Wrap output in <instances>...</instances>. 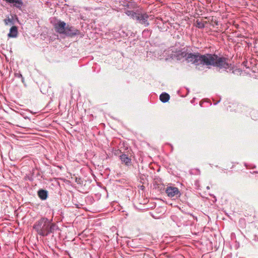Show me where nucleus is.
<instances>
[{
	"instance_id": "obj_1",
	"label": "nucleus",
	"mask_w": 258,
	"mask_h": 258,
	"mask_svg": "<svg viewBox=\"0 0 258 258\" xmlns=\"http://www.w3.org/2000/svg\"><path fill=\"white\" fill-rule=\"evenodd\" d=\"M177 60L185 61L195 65L197 69H199L200 66H214L220 69H227L229 64L227 62L228 58L223 56L211 53L202 54L198 52H191L186 47L181 48L176 54Z\"/></svg>"
},
{
	"instance_id": "obj_2",
	"label": "nucleus",
	"mask_w": 258,
	"mask_h": 258,
	"mask_svg": "<svg viewBox=\"0 0 258 258\" xmlns=\"http://www.w3.org/2000/svg\"><path fill=\"white\" fill-rule=\"evenodd\" d=\"M33 229L37 233L42 237H46L53 233L55 230L58 229L56 224L46 217H42L37 220L33 225Z\"/></svg>"
},
{
	"instance_id": "obj_3",
	"label": "nucleus",
	"mask_w": 258,
	"mask_h": 258,
	"mask_svg": "<svg viewBox=\"0 0 258 258\" xmlns=\"http://www.w3.org/2000/svg\"><path fill=\"white\" fill-rule=\"evenodd\" d=\"M54 27L58 33L64 34L67 36L73 37L80 34V31L75 27L67 25V24L60 20H58L55 23Z\"/></svg>"
},
{
	"instance_id": "obj_4",
	"label": "nucleus",
	"mask_w": 258,
	"mask_h": 258,
	"mask_svg": "<svg viewBox=\"0 0 258 258\" xmlns=\"http://www.w3.org/2000/svg\"><path fill=\"white\" fill-rule=\"evenodd\" d=\"M149 15L146 13H138L137 17L136 19L137 23L144 25L145 27H147L149 25L148 21Z\"/></svg>"
},
{
	"instance_id": "obj_5",
	"label": "nucleus",
	"mask_w": 258,
	"mask_h": 258,
	"mask_svg": "<svg viewBox=\"0 0 258 258\" xmlns=\"http://www.w3.org/2000/svg\"><path fill=\"white\" fill-rule=\"evenodd\" d=\"M165 192L170 198H178L181 196V194L176 187L168 186L165 189Z\"/></svg>"
},
{
	"instance_id": "obj_6",
	"label": "nucleus",
	"mask_w": 258,
	"mask_h": 258,
	"mask_svg": "<svg viewBox=\"0 0 258 258\" xmlns=\"http://www.w3.org/2000/svg\"><path fill=\"white\" fill-rule=\"evenodd\" d=\"M119 157L121 163L124 164L126 166H130L132 165V160L127 155L122 154Z\"/></svg>"
},
{
	"instance_id": "obj_7",
	"label": "nucleus",
	"mask_w": 258,
	"mask_h": 258,
	"mask_svg": "<svg viewBox=\"0 0 258 258\" xmlns=\"http://www.w3.org/2000/svg\"><path fill=\"white\" fill-rule=\"evenodd\" d=\"M156 25H157V27L160 31H166L169 28L167 23L163 22L162 20L157 21L156 22Z\"/></svg>"
},
{
	"instance_id": "obj_8",
	"label": "nucleus",
	"mask_w": 258,
	"mask_h": 258,
	"mask_svg": "<svg viewBox=\"0 0 258 258\" xmlns=\"http://www.w3.org/2000/svg\"><path fill=\"white\" fill-rule=\"evenodd\" d=\"M48 191L46 189H40L37 191L38 197L42 201L45 200L48 198Z\"/></svg>"
},
{
	"instance_id": "obj_9",
	"label": "nucleus",
	"mask_w": 258,
	"mask_h": 258,
	"mask_svg": "<svg viewBox=\"0 0 258 258\" xmlns=\"http://www.w3.org/2000/svg\"><path fill=\"white\" fill-rule=\"evenodd\" d=\"M18 35V28L16 26H13L10 29L8 36L10 38H16Z\"/></svg>"
},
{
	"instance_id": "obj_10",
	"label": "nucleus",
	"mask_w": 258,
	"mask_h": 258,
	"mask_svg": "<svg viewBox=\"0 0 258 258\" xmlns=\"http://www.w3.org/2000/svg\"><path fill=\"white\" fill-rule=\"evenodd\" d=\"M169 99V95L166 92H163L161 93L160 95V100L163 103H166L168 102Z\"/></svg>"
},
{
	"instance_id": "obj_11",
	"label": "nucleus",
	"mask_w": 258,
	"mask_h": 258,
	"mask_svg": "<svg viewBox=\"0 0 258 258\" xmlns=\"http://www.w3.org/2000/svg\"><path fill=\"white\" fill-rule=\"evenodd\" d=\"M138 13L139 12H135L131 10H127L125 12V13L127 16H129L131 18L134 20H136Z\"/></svg>"
},
{
	"instance_id": "obj_12",
	"label": "nucleus",
	"mask_w": 258,
	"mask_h": 258,
	"mask_svg": "<svg viewBox=\"0 0 258 258\" xmlns=\"http://www.w3.org/2000/svg\"><path fill=\"white\" fill-rule=\"evenodd\" d=\"M15 77L18 78H21V82L24 84L25 83V80L22 74L20 72H17L15 73Z\"/></svg>"
},
{
	"instance_id": "obj_13",
	"label": "nucleus",
	"mask_w": 258,
	"mask_h": 258,
	"mask_svg": "<svg viewBox=\"0 0 258 258\" xmlns=\"http://www.w3.org/2000/svg\"><path fill=\"white\" fill-rule=\"evenodd\" d=\"M142 34L144 37L147 38L150 36L151 31L150 30L145 29L143 31Z\"/></svg>"
},
{
	"instance_id": "obj_14",
	"label": "nucleus",
	"mask_w": 258,
	"mask_h": 258,
	"mask_svg": "<svg viewBox=\"0 0 258 258\" xmlns=\"http://www.w3.org/2000/svg\"><path fill=\"white\" fill-rule=\"evenodd\" d=\"M196 26L200 29H203L205 27V24L203 22L197 20L196 21Z\"/></svg>"
},
{
	"instance_id": "obj_15",
	"label": "nucleus",
	"mask_w": 258,
	"mask_h": 258,
	"mask_svg": "<svg viewBox=\"0 0 258 258\" xmlns=\"http://www.w3.org/2000/svg\"><path fill=\"white\" fill-rule=\"evenodd\" d=\"M5 23L6 25L13 24V21L12 19L8 18L5 20Z\"/></svg>"
},
{
	"instance_id": "obj_16",
	"label": "nucleus",
	"mask_w": 258,
	"mask_h": 258,
	"mask_svg": "<svg viewBox=\"0 0 258 258\" xmlns=\"http://www.w3.org/2000/svg\"><path fill=\"white\" fill-rule=\"evenodd\" d=\"M244 166L247 168H255L256 167V166L255 165H253L252 164H249L246 163H244Z\"/></svg>"
},
{
	"instance_id": "obj_17",
	"label": "nucleus",
	"mask_w": 258,
	"mask_h": 258,
	"mask_svg": "<svg viewBox=\"0 0 258 258\" xmlns=\"http://www.w3.org/2000/svg\"><path fill=\"white\" fill-rule=\"evenodd\" d=\"M194 170H191L189 171V173L190 174H200V171L199 169H196L195 170V173L193 172Z\"/></svg>"
},
{
	"instance_id": "obj_18",
	"label": "nucleus",
	"mask_w": 258,
	"mask_h": 258,
	"mask_svg": "<svg viewBox=\"0 0 258 258\" xmlns=\"http://www.w3.org/2000/svg\"><path fill=\"white\" fill-rule=\"evenodd\" d=\"M134 5H135V4H133L132 3H128L126 6L127 8H134Z\"/></svg>"
},
{
	"instance_id": "obj_19",
	"label": "nucleus",
	"mask_w": 258,
	"mask_h": 258,
	"mask_svg": "<svg viewBox=\"0 0 258 258\" xmlns=\"http://www.w3.org/2000/svg\"><path fill=\"white\" fill-rule=\"evenodd\" d=\"M220 100H218V101H217V102H214V105H216L218 104V103H219L220 102Z\"/></svg>"
},
{
	"instance_id": "obj_20",
	"label": "nucleus",
	"mask_w": 258,
	"mask_h": 258,
	"mask_svg": "<svg viewBox=\"0 0 258 258\" xmlns=\"http://www.w3.org/2000/svg\"><path fill=\"white\" fill-rule=\"evenodd\" d=\"M254 240H255V241H258V237H257L256 236H255V239H254Z\"/></svg>"
},
{
	"instance_id": "obj_21",
	"label": "nucleus",
	"mask_w": 258,
	"mask_h": 258,
	"mask_svg": "<svg viewBox=\"0 0 258 258\" xmlns=\"http://www.w3.org/2000/svg\"><path fill=\"white\" fill-rule=\"evenodd\" d=\"M254 112H255L254 111H251V116H252V114H253V113H254Z\"/></svg>"
},
{
	"instance_id": "obj_22",
	"label": "nucleus",
	"mask_w": 258,
	"mask_h": 258,
	"mask_svg": "<svg viewBox=\"0 0 258 258\" xmlns=\"http://www.w3.org/2000/svg\"><path fill=\"white\" fill-rule=\"evenodd\" d=\"M258 173V171H255L252 172V173Z\"/></svg>"
},
{
	"instance_id": "obj_23",
	"label": "nucleus",
	"mask_w": 258,
	"mask_h": 258,
	"mask_svg": "<svg viewBox=\"0 0 258 258\" xmlns=\"http://www.w3.org/2000/svg\"><path fill=\"white\" fill-rule=\"evenodd\" d=\"M207 189H210V187H209V186H208L207 187Z\"/></svg>"
}]
</instances>
